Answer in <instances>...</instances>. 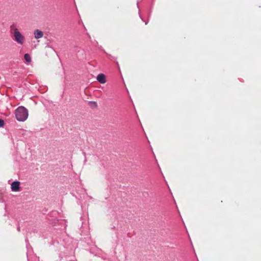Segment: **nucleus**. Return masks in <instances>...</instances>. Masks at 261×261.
I'll return each instance as SVG.
<instances>
[{"mask_svg": "<svg viewBox=\"0 0 261 261\" xmlns=\"http://www.w3.org/2000/svg\"><path fill=\"white\" fill-rule=\"evenodd\" d=\"M96 79L98 81V82H99L101 84H105L106 83V76L103 73L99 74L97 75V76L96 77Z\"/></svg>", "mask_w": 261, "mask_h": 261, "instance_id": "obj_4", "label": "nucleus"}, {"mask_svg": "<svg viewBox=\"0 0 261 261\" xmlns=\"http://www.w3.org/2000/svg\"><path fill=\"white\" fill-rule=\"evenodd\" d=\"M10 32L14 36L13 39L18 43L22 44L24 43V37L21 34L17 28L14 25H11L10 27Z\"/></svg>", "mask_w": 261, "mask_h": 261, "instance_id": "obj_2", "label": "nucleus"}, {"mask_svg": "<svg viewBox=\"0 0 261 261\" xmlns=\"http://www.w3.org/2000/svg\"><path fill=\"white\" fill-rule=\"evenodd\" d=\"M4 125V121L2 119H0V127H3Z\"/></svg>", "mask_w": 261, "mask_h": 261, "instance_id": "obj_7", "label": "nucleus"}, {"mask_svg": "<svg viewBox=\"0 0 261 261\" xmlns=\"http://www.w3.org/2000/svg\"><path fill=\"white\" fill-rule=\"evenodd\" d=\"M11 190L12 191L17 192L20 191V182L18 181H13L11 184Z\"/></svg>", "mask_w": 261, "mask_h": 261, "instance_id": "obj_3", "label": "nucleus"}, {"mask_svg": "<svg viewBox=\"0 0 261 261\" xmlns=\"http://www.w3.org/2000/svg\"><path fill=\"white\" fill-rule=\"evenodd\" d=\"M24 59L26 62L29 63L31 62V58L28 54H25L24 56Z\"/></svg>", "mask_w": 261, "mask_h": 261, "instance_id": "obj_6", "label": "nucleus"}, {"mask_svg": "<svg viewBox=\"0 0 261 261\" xmlns=\"http://www.w3.org/2000/svg\"><path fill=\"white\" fill-rule=\"evenodd\" d=\"M16 119L19 121H24L28 117V110L23 106L19 107L15 111Z\"/></svg>", "mask_w": 261, "mask_h": 261, "instance_id": "obj_1", "label": "nucleus"}, {"mask_svg": "<svg viewBox=\"0 0 261 261\" xmlns=\"http://www.w3.org/2000/svg\"><path fill=\"white\" fill-rule=\"evenodd\" d=\"M34 34L35 38L37 39L41 38L43 36V32L38 29L35 30Z\"/></svg>", "mask_w": 261, "mask_h": 261, "instance_id": "obj_5", "label": "nucleus"}]
</instances>
